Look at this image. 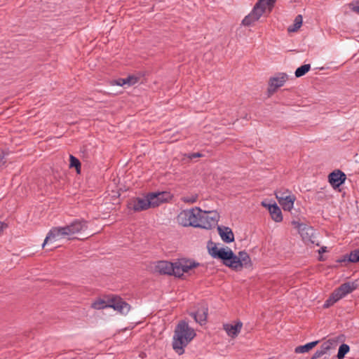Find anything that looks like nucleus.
I'll list each match as a JSON object with an SVG mask.
<instances>
[{"label":"nucleus","mask_w":359,"mask_h":359,"mask_svg":"<svg viewBox=\"0 0 359 359\" xmlns=\"http://www.w3.org/2000/svg\"><path fill=\"white\" fill-rule=\"evenodd\" d=\"M138 78L135 76H129L125 79H118L111 81V85H117L123 86L127 85L128 86H133L137 83Z\"/></svg>","instance_id":"nucleus-21"},{"label":"nucleus","mask_w":359,"mask_h":359,"mask_svg":"<svg viewBox=\"0 0 359 359\" xmlns=\"http://www.w3.org/2000/svg\"><path fill=\"white\" fill-rule=\"evenodd\" d=\"M276 0H259L255 5L252 11L243 20L242 23L249 26L257 21L262 15L270 13L274 6Z\"/></svg>","instance_id":"nucleus-4"},{"label":"nucleus","mask_w":359,"mask_h":359,"mask_svg":"<svg viewBox=\"0 0 359 359\" xmlns=\"http://www.w3.org/2000/svg\"><path fill=\"white\" fill-rule=\"evenodd\" d=\"M318 344V341L309 342L303 346H299L295 348V353H304L309 352L311 349L315 347Z\"/></svg>","instance_id":"nucleus-23"},{"label":"nucleus","mask_w":359,"mask_h":359,"mask_svg":"<svg viewBox=\"0 0 359 359\" xmlns=\"http://www.w3.org/2000/svg\"><path fill=\"white\" fill-rule=\"evenodd\" d=\"M6 228V224L2 222H0V235L3 232L4 229Z\"/></svg>","instance_id":"nucleus-33"},{"label":"nucleus","mask_w":359,"mask_h":359,"mask_svg":"<svg viewBox=\"0 0 359 359\" xmlns=\"http://www.w3.org/2000/svg\"><path fill=\"white\" fill-rule=\"evenodd\" d=\"M328 179L333 187H339L344 182L346 175L340 170H336L329 175Z\"/></svg>","instance_id":"nucleus-17"},{"label":"nucleus","mask_w":359,"mask_h":359,"mask_svg":"<svg viewBox=\"0 0 359 359\" xmlns=\"http://www.w3.org/2000/svg\"><path fill=\"white\" fill-rule=\"evenodd\" d=\"M243 327V323L240 321L235 324H224V330L226 331L227 335L231 338H235L241 332Z\"/></svg>","instance_id":"nucleus-18"},{"label":"nucleus","mask_w":359,"mask_h":359,"mask_svg":"<svg viewBox=\"0 0 359 359\" xmlns=\"http://www.w3.org/2000/svg\"><path fill=\"white\" fill-rule=\"evenodd\" d=\"M311 69V65L309 64L302 65L298 67L295 71V76L299 78L306 74Z\"/></svg>","instance_id":"nucleus-25"},{"label":"nucleus","mask_w":359,"mask_h":359,"mask_svg":"<svg viewBox=\"0 0 359 359\" xmlns=\"http://www.w3.org/2000/svg\"><path fill=\"white\" fill-rule=\"evenodd\" d=\"M151 208L159 206L168 202L172 198V195L168 191L152 192L147 194Z\"/></svg>","instance_id":"nucleus-10"},{"label":"nucleus","mask_w":359,"mask_h":359,"mask_svg":"<svg viewBox=\"0 0 359 359\" xmlns=\"http://www.w3.org/2000/svg\"><path fill=\"white\" fill-rule=\"evenodd\" d=\"M348 259L350 262L356 263L359 262V249L350 252Z\"/></svg>","instance_id":"nucleus-29"},{"label":"nucleus","mask_w":359,"mask_h":359,"mask_svg":"<svg viewBox=\"0 0 359 359\" xmlns=\"http://www.w3.org/2000/svg\"><path fill=\"white\" fill-rule=\"evenodd\" d=\"M128 205L130 209L135 212H140L151 208L147 195L144 197H137L130 200Z\"/></svg>","instance_id":"nucleus-14"},{"label":"nucleus","mask_w":359,"mask_h":359,"mask_svg":"<svg viewBox=\"0 0 359 359\" xmlns=\"http://www.w3.org/2000/svg\"><path fill=\"white\" fill-rule=\"evenodd\" d=\"M208 315V308L205 306H202L197 312L192 313L191 316L194 317L196 322L202 325L206 321Z\"/></svg>","instance_id":"nucleus-20"},{"label":"nucleus","mask_w":359,"mask_h":359,"mask_svg":"<svg viewBox=\"0 0 359 359\" xmlns=\"http://www.w3.org/2000/svg\"><path fill=\"white\" fill-rule=\"evenodd\" d=\"M200 212L201 208L198 207L183 210L176 217L177 223L184 227L198 228V217H199Z\"/></svg>","instance_id":"nucleus-5"},{"label":"nucleus","mask_w":359,"mask_h":359,"mask_svg":"<svg viewBox=\"0 0 359 359\" xmlns=\"http://www.w3.org/2000/svg\"><path fill=\"white\" fill-rule=\"evenodd\" d=\"M324 353L322 352V351L319 348L318 350H317L314 355H313L312 357V359H317L320 357H321L322 355H323Z\"/></svg>","instance_id":"nucleus-31"},{"label":"nucleus","mask_w":359,"mask_h":359,"mask_svg":"<svg viewBox=\"0 0 359 359\" xmlns=\"http://www.w3.org/2000/svg\"><path fill=\"white\" fill-rule=\"evenodd\" d=\"M5 163L4 161V155L3 154H0V166Z\"/></svg>","instance_id":"nucleus-34"},{"label":"nucleus","mask_w":359,"mask_h":359,"mask_svg":"<svg viewBox=\"0 0 359 359\" xmlns=\"http://www.w3.org/2000/svg\"><path fill=\"white\" fill-rule=\"evenodd\" d=\"M349 8L356 13H359V0L351 2L349 4Z\"/></svg>","instance_id":"nucleus-30"},{"label":"nucleus","mask_w":359,"mask_h":359,"mask_svg":"<svg viewBox=\"0 0 359 359\" xmlns=\"http://www.w3.org/2000/svg\"><path fill=\"white\" fill-rule=\"evenodd\" d=\"M327 248L326 247H323L321 248L320 250H319V253H323V252H325L327 251Z\"/></svg>","instance_id":"nucleus-35"},{"label":"nucleus","mask_w":359,"mask_h":359,"mask_svg":"<svg viewBox=\"0 0 359 359\" xmlns=\"http://www.w3.org/2000/svg\"><path fill=\"white\" fill-rule=\"evenodd\" d=\"M302 25V16L301 15H298L294 21V23L292 25L290 26L287 28V31L289 32H294L297 31Z\"/></svg>","instance_id":"nucleus-24"},{"label":"nucleus","mask_w":359,"mask_h":359,"mask_svg":"<svg viewBox=\"0 0 359 359\" xmlns=\"http://www.w3.org/2000/svg\"><path fill=\"white\" fill-rule=\"evenodd\" d=\"M69 160H70V163H69L70 168H75L76 169L77 173H80L81 163H80L79 160L72 155H70Z\"/></svg>","instance_id":"nucleus-26"},{"label":"nucleus","mask_w":359,"mask_h":359,"mask_svg":"<svg viewBox=\"0 0 359 359\" xmlns=\"http://www.w3.org/2000/svg\"><path fill=\"white\" fill-rule=\"evenodd\" d=\"M210 255L215 259L222 260L223 264L234 270L249 268L252 266L251 259L245 251H241L236 255L229 247H219L216 244L209 248Z\"/></svg>","instance_id":"nucleus-1"},{"label":"nucleus","mask_w":359,"mask_h":359,"mask_svg":"<svg viewBox=\"0 0 359 359\" xmlns=\"http://www.w3.org/2000/svg\"><path fill=\"white\" fill-rule=\"evenodd\" d=\"M201 156H202V155L200 153H193V154H189V156H188V157L190 159H192V158H194L201 157Z\"/></svg>","instance_id":"nucleus-32"},{"label":"nucleus","mask_w":359,"mask_h":359,"mask_svg":"<svg viewBox=\"0 0 359 359\" xmlns=\"http://www.w3.org/2000/svg\"><path fill=\"white\" fill-rule=\"evenodd\" d=\"M262 205L267 208L271 219L276 222H280L283 220L281 210L276 203L268 204L266 202H262Z\"/></svg>","instance_id":"nucleus-16"},{"label":"nucleus","mask_w":359,"mask_h":359,"mask_svg":"<svg viewBox=\"0 0 359 359\" xmlns=\"http://www.w3.org/2000/svg\"><path fill=\"white\" fill-rule=\"evenodd\" d=\"M292 225L296 229L300 234L302 239L305 241H311V236L313 233V229L303 223H300L299 221L294 220L292 222Z\"/></svg>","instance_id":"nucleus-15"},{"label":"nucleus","mask_w":359,"mask_h":359,"mask_svg":"<svg viewBox=\"0 0 359 359\" xmlns=\"http://www.w3.org/2000/svg\"><path fill=\"white\" fill-rule=\"evenodd\" d=\"M93 307L95 309H102L107 307H111L114 310L124 314L127 313L130 311L129 304L117 297L112 299L110 304H108L106 302L102 299L97 300L93 304Z\"/></svg>","instance_id":"nucleus-8"},{"label":"nucleus","mask_w":359,"mask_h":359,"mask_svg":"<svg viewBox=\"0 0 359 359\" xmlns=\"http://www.w3.org/2000/svg\"><path fill=\"white\" fill-rule=\"evenodd\" d=\"M196 332L193 328L181 321L175 328L173 337L172 348L179 355H182L188 344L195 337Z\"/></svg>","instance_id":"nucleus-3"},{"label":"nucleus","mask_w":359,"mask_h":359,"mask_svg":"<svg viewBox=\"0 0 359 359\" xmlns=\"http://www.w3.org/2000/svg\"><path fill=\"white\" fill-rule=\"evenodd\" d=\"M348 351H349V346L346 344H341L339 348L337 358L339 359H343L344 358L345 355Z\"/></svg>","instance_id":"nucleus-27"},{"label":"nucleus","mask_w":359,"mask_h":359,"mask_svg":"<svg viewBox=\"0 0 359 359\" xmlns=\"http://www.w3.org/2000/svg\"><path fill=\"white\" fill-rule=\"evenodd\" d=\"M198 217V228L210 229L215 226L219 219V215L216 211H206L201 209Z\"/></svg>","instance_id":"nucleus-7"},{"label":"nucleus","mask_w":359,"mask_h":359,"mask_svg":"<svg viewBox=\"0 0 359 359\" xmlns=\"http://www.w3.org/2000/svg\"><path fill=\"white\" fill-rule=\"evenodd\" d=\"M217 231L222 240L226 243H231L234 241V235L232 230L227 226H218Z\"/></svg>","instance_id":"nucleus-19"},{"label":"nucleus","mask_w":359,"mask_h":359,"mask_svg":"<svg viewBox=\"0 0 359 359\" xmlns=\"http://www.w3.org/2000/svg\"><path fill=\"white\" fill-rule=\"evenodd\" d=\"M337 345V340L335 339H329L328 340L324 341L320 346V349L322 352L326 354L330 350L334 348Z\"/></svg>","instance_id":"nucleus-22"},{"label":"nucleus","mask_w":359,"mask_h":359,"mask_svg":"<svg viewBox=\"0 0 359 359\" xmlns=\"http://www.w3.org/2000/svg\"><path fill=\"white\" fill-rule=\"evenodd\" d=\"M357 284L355 282H347L341 285L338 288L334 290L330 297L325 302L324 307L328 308L334 303L351 293L357 288Z\"/></svg>","instance_id":"nucleus-6"},{"label":"nucleus","mask_w":359,"mask_h":359,"mask_svg":"<svg viewBox=\"0 0 359 359\" xmlns=\"http://www.w3.org/2000/svg\"><path fill=\"white\" fill-rule=\"evenodd\" d=\"M198 194H191L190 196H183L182 201L186 203L193 204L198 201Z\"/></svg>","instance_id":"nucleus-28"},{"label":"nucleus","mask_w":359,"mask_h":359,"mask_svg":"<svg viewBox=\"0 0 359 359\" xmlns=\"http://www.w3.org/2000/svg\"><path fill=\"white\" fill-rule=\"evenodd\" d=\"M65 238H67V233L64 231L62 226L53 227L47 234L43 243V247L48 243H54L55 242L61 241Z\"/></svg>","instance_id":"nucleus-12"},{"label":"nucleus","mask_w":359,"mask_h":359,"mask_svg":"<svg viewBox=\"0 0 359 359\" xmlns=\"http://www.w3.org/2000/svg\"><path fill=\"white\" fill-rule=\"evenodd\" d=\"M198 265L195 262L188 259H179L175 262L158 261L152 263L151 269L154 272L164 275H173L181 277L184 273L189 272Z\"/></svg>","instance_id":"nucleus-2"},{"label":"nucleus","mask_w":359,"mask_h":359,"mask_svg":"<svg viewBox=\"0 0 359 359\" xmlns=\"http://www.w3.org/2000/svg\"><path fill=\"white\" fill-rule=\"evenodd\" d=\"M62 228L67 233V239H70L74 234L85 231L87 229V224L84 220L76 219Z\"/></svg>","instance_id":"nucleus-13"},{"label":"nucleus","mask_w":359,"mask_h":359,"mask_svg":"<svg viewBox=\"0 0 359 359\" xmlns=\"http://www.w3.org/2000/svg\"><path fill=\"white\" fill-rule=\"evenodd\" d=\"M279 204L285 211H291L294 207L296 196L288 189H280L275 193Z\"/></svg>","instance_id":"nucleus-9"},{"label":"nucleus","mask_w":359,"mask_h":359,"mask_svg":"<svg viewBox=\"0 0 359 359\" xmlns=\"http://www.w3.org/2000/svg\"><path fill=\"white\" fill-rule=\"evenodd\" d=\"M288 79L287 74L280 72L271 77L269 81L268 93L273 95L278 88L284 86Z\"/></svg>","instance_id":"nucleus-11"}]
</instances>
